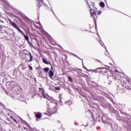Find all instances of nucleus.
I'll return each instance as SVG.
<instances>
[{"instance_id":"12","label":"nucleus","mask_w":131,"mask_h":131,"mask_svg":"<svg viewBox=\"0 0 131 131\" xmlns=\"http://www.w3.org/2000/svg\"><path fill=\"white\" fill-rule=\"evenodd\" d=\"M28 43L29 44V46L31 47V48H33V49H34V50H35V47L33 46V44H32V42H30V41H28Z\"/></svg>"},{"instance_id":"24","label":"nucleus","mask_w":131,"mask_h":131,"mask_svg":"<svg viewBox=\"0 0 131 131\" xmlns=\"http://www.w3.org/2000/svg\"><path fill=\"white\" fill-rule=\"evenodd\" d=\"M124 86H126V88H129V85H127V83L124 84Z\"/></svg>"},{"instance_id":"19","label":"nucleus","mask_w":131,"mask_h":131,"mask_svg":"<svg viewBox=\"0 0 131 131\" xmlns=\"http://www.w3.org/2000/svg\"><path fill=\"white\" fill-rule=\"evenodd\" d=\"M28 51H27V50L25 49L23 50V53H24V55H27V53Z\"/></svg>"},{"instance_id":"9","label":"nucleus","mask_w":131,"mask_h":131,"mask_svg":"<svg viewBox=\"0 0 131 131\" xmlns=\"http://www.w3.org/2000/svg\"><path fill=\"white\" fill-rule=\"evenodd\" d=\"M94 72L95 73H101V68L94 70Z\"/></svg>"},{"instance_id":"10","label":"nucleus","mask_w":131,"mask_h":131,"mask_svg":"<svg viewBox=\"0 0 131 131\" xmlns=\"http://www.w3.org/2000/svg\"><path fill=\"white\" fill-rule=\"evenodd\" d=\"M29 55L30 58L28 62H32V61H33V56H32V55H31V53L30 52H29Z\"/></svg>"},{"instance_id":"13","label":"nucleus","mask_w":131,"mask_h":131,"mask_svg":"<svg viewBox=\"0 0 131 131\" xmlns=\"http://www.w3.org/2000/svg\"><path fill=\"white\" fill-rule=\"evenodd\" d=\"M24 37L25 38V40H27V41L28 42V41H29V37L28 36V35H24Z\"/></svg>"},{"instance_id":"5","label":"nucleus","mask_w":131,"mask_h":131,"mask_svg":"<svg viewBox=\"0 0 131 131\" xmlns=\"http://www.w3.org/2000/svg\"><path fill=\"white\" fill-rule=\"evenodd\" d=\"M109 72V70L105 68H101L100 73L102 74H106V73H108Z\"/></svg>"},{"instance_id":"16","label":"nucleus","mask_w":131,"mask_h":131,"mask_svg":"<svg viewBox=\"0 0 131 131\" xmlns=\"http://www.w3.org/2000/svg\"><path fill=\"white\" fill-rule=\"evenodd\" d=\"M100 6L101 8H104L105 7V3H104V2H100Z\"/></svg>"},{"instance_id":"22","label":"nucleus","mask_w":131,"mask_h":131,"mask_svg":"<svg viewBox=\"0 0 131 131\" xmlns=\"http://www.w3.org/2000/svg\"><path fill=\"white\" fill-rule=\"evenodd\" d=\"M15 29H17V30L19 31V32H20V31H21V29H20V28H19L18 27H17V28Z\"/></svg>"},{"instance_id":"26","label":"nucleus","mask_w":131,"mask_h":131,"mask_svg":"<svg viewBox=\"0 0 131 131\" xmlns=\"http://www.w3.org/2000/svg\"><path fill=\"white\" fill-rule=\"evenodd\" d=\"M55 90H56V91H59V90H60V88L57 87V88H55Z\"/></svg>"},{"instance_id":"30","label":"nucleus","mask_w":131,"mask_h":131,"mask_svg":"<svg viewBox=\"0 0 131 131\" xmlns=\"http://www.w3.org/2000/svg\"><path fill=\"white\" fill-rule=\"evenodd\" d=\"M51 69L53 70V67H51Z\"/></svg>"},{"instance_id":"18","label":"nucleus","mask_w":131,"mask_h":131,"mask_svg":"<svg viewBox=\"0 0 131 131\" xmlns=\"http://www.w3.org/2000/svg\"><path fill=\"white\" fill-rule=\"evenodd\" d=\"M10 118L13 120L15 122V123L18 124V122H17V120L13 118V116H10Z\"/></svg>"},{"instance_id":"21","label":"nucleus","mask_w":131,"mask_h":131,"mask_svg":"<svg viewBox=\"0 0 131 131\" xmlns=\"http://www.w3.org/2000/svg\"><path fill=\"white\" fill-rule=\"evenodd\" d=\"M101 14H102V11H98L97 15H98V16L101 15Z\"/></svg>"},{"instance_id":"6","label":"nucleus","mask_w":131,"mask_h":131,"mask_svg":"<svg viewBox=\"0 0 131 131\" xmlns=\"http://www.w3.org/2000/svg\"><path fill=\"white\" fill-rule=\"evenodd\" d=\"M42 116V115L40 113H37L35 114V117L37 118V119H40V118H41Z\"/></svg>"},{"instance_id":"17","label":"nucleus","mask_w":131,"mask_h":131,"mask_svg":"<svg viewBox=\"0 0 131 131\" xmlns=\"http://www.w3.org/2000/svg\"><path fill=\"white\" fill-rule=\"evenodd\" d=\"M68 79H69V81H70L71 82H72L73 81L72 78L69 75L68 76Z\"/></svg>"},{"instance_id":"8","label":"nucleus","mask_w":131,"mask_h":131,"mask_svg":"<svg viewBox=\"0 0 131 131\" xmlns=\"http://www.w3.org/2000/svg\"><path fill=\"white\" fill-rule=\"evenodd\" d=\"M49 76L50 78H51V79H53L54 77V72H53V71L50 70L49 73Z\"/></svg>"},{"instance_id":"3","label":"nucleus","mask_w":131,"mask_h":131,"mask_svg":"<svg viewBox=\"0 0 131 131\" xmlns=\"http://www.w3.org/2000/svg\"><path fill=\"white\" fill-rule=\"evenodd\" d=\"M37 7L38 9H40V8L42 9H48V5L46 4L43 3V1L42 0H37Z\"/></svg>"},{"instance_id":"15","label":"nucleus","mask_w":131,"mask_h":131,"mask_svg":"<svg viewBox=\"0 0 131 131\" xmlns=\"http://www.w3.org/2000/svg\"><path fill=\"white\" fill-rule=\"evenodd\" d=\"M42 97L44 99H47V94H45V90H42Z\"/></svg>"},{"instance_id":"29","label":"nucleus","mask_w":131,"mask_h":131,"mask_svg":"<svg viewBox=\"0 0 131 131\" xmlns=\"http://www.w3.org/2000/svg\"><path fill=\"white\" fill-rule=\"evenodd\" d=\"M20 33H21V34H23V33H24V32L22 31H20Z\"/></svg>"},{"instance_id":"25","label":"nucleus","mask_w":131,"mask_h":131,"mask_svg":"<svg viewBox=\"0 0 131 131\" xmlns=\"http://www.w3.org/2000/svg\"><path fill=\"white\" fill-rule=\"evenodd\" d=\"M127 81L128 83L130 84V82H131L130 80H128V79H127Z\"/></svg>"},{"instance_id":"20","label":"nucleus","mask_w":131,"mask_h":131,"mask_svg":"<svg viewBox=\"0 0 131 131\" xmlns=\"http://www.w3.org/2000/svg\"><path fill=\"white\" fill-rule=\"evenodd\" d=\"M50 43L52 45V46H55V45H56V42L52 40L51 41Z\"/></svg>"},{"instance_id":"2","label":"nucleus","mask_w":131,"mask_h":131,"mask_svg":"<svg viewBox=\"0 0 131 131\" xmlns=\"http://www.w3.org/2000/svg\"><path fill=\"white\" fill-rule=\"evenodd\" d=\"M107 79L110 82H115L116 84L120 85L121 80H120V75L116 73L112 74L107 76Z\"/></svg>"},{"instance_id":"4","label":"nucleus","mask_w":131,"mask_h":131,"mask_svg":"<svg viewBox=\"0 0 131 131\" xmlns=\"http://www.w3.org/2000/svg\"><path fill=\"white\" fill-rule=\"evenodd\" d=\"M5 33H7L6 29L3 27L0 28V38H5L6 37Z\"/></svg>"},{"instance_id":"27","label":"nucleus","mask_w":131,"mask_h":131,"mask_svg":"<svg viewBox=\"0 0 131 131\" xmlns=\"http://www.w3.org/2000/svg\"><path fill=\"white\" fill-rule=\"evenodd\" d=\"M61 96H62V95L59 94V98H60V101L62 100V98H61Z\"/></svg>"},{"instance_id":"23","label":"nucleus","mask_w":131,"mask_h":131,"mask_svg":"<svg viewBox=\"0 0 131 131\" xmlns=\"http://www.w3.org/2000/svg\"><path fill=\"white\" fill-rule=\"evenodd\" d=\"M29 68H30V70H33V69L32 68V67H31V66L29 65Z\"/></svg>"},{"instance_id":"1","label":"nucleus","mask_w":131,"mask_h":131,"mask_svg":"<svg viewBox=\"0 0 131 131\" xmlns=\"http://www.w3.org/2000/svg\"><path fill=\"white\" fill-rule=\"evenodd\" d=\"M89 7V12H90L91 17H93L94 19V22L95 25V27L97 28V20H98V16L97 15V11L96 9L92 8L95 7V3L89 1L87 2Z\"/></svg>"},{"instance_id":"7","label":"nucleus","mask_w":131,"mask_h":131,"mask_svg":"<svg viewBox=\"0 0 131 131\" xmlns=\"http://www.w3.org/2000/svg\"><path fill=\"white\" fill-rule=\"evenodd\" d=\"M9 22H10L11 25H12V26H13V27H14V28H15V29H16L17 27H18V26H17V24L16 23H14L11 20H9Z\"/></svg>"},{"instance_id":"31","label":"nucleus","mask_w":131,"mask_h":131,"mask_svg":"<svg viewBox=\"0 0 131 131\" xmlns=\"http://www.w3.org/2000/svg\"><path fill=\"white\" fill-rule=\"evenodd\" d=\"M37 43H38V45H39V43H38V42H37Z\"/></svg>"},{"instance_id":"11","label":"nucleus","mask_w":131,"mask_h":131,"mask_svg":"<svg viewBox=\"0 0 131 131\" xmlns=\"http://www.w3.org/2000/svg\"><path fill=\"white\" fill-rule=\"evenodd\" d=\"M42 61L43 62V63L45 64H47V65H50L51 64V62H50V61H47V60H46V59L42 58Z\"/></svg>"},{"instance_id":"28","label":"nucleus","mask_w":131,"mask_h":131,"mask_svg":"<svg viewBox=\"0 0 131 131\" xmlns=\"http://www.w3.org/2000/svg\"><path fill=\"white\" fill-rule=\"evenodd\" d=\"M39 90H41V91H42V90L45 91L43 89H41V88H39Z\"/></svg>"},{"instance_id":"32","label":"nucleus","mask_w":131,"mask_h":131,"mask_svg":"<svg viewBox=\"0 0 131 131\" xmlns=\"http://www.w3.org/2000/svg\"><path fill=\"white\" fill-rule=\"evenodd\" d=\"M25 129H26V128H25Z\"/></svg>"},{"instance_id":"14","label":"nucleus","mask_w":131,"mask_h":131,"mask_svg":"<svg viewBox=\"0 0 131 131\" xmlns=\"http://www.w3.org/2000/svg\"><path fill=\"white\" fill-rule=\"evenodd\" d=\"M50 71V68H45L44 69H43V71L44 72H49V71Z\"/></svg>"}]
</instances>
